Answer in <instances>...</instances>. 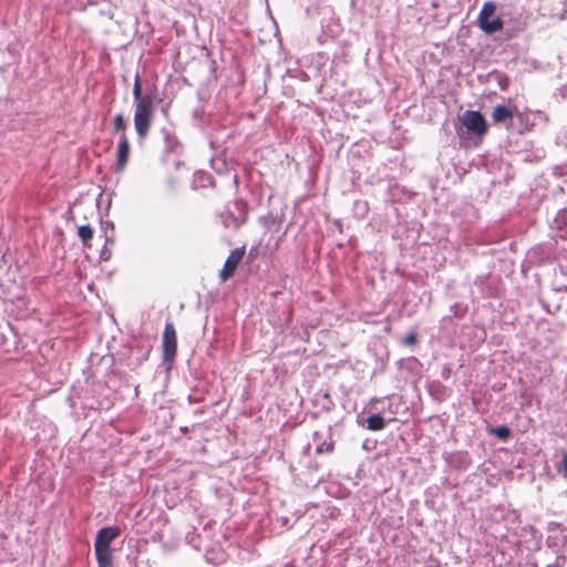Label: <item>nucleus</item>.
I'll return each mask as SVG.
<instances>
[{
  "instance_id": "nucleus-1",
  "label": "nucleus",
  "mask_w": 567,
  "mask_h": 567,
  "mask_svg": "<svg viewBox=\"0 0 567 567\" xmlns=\"http://www.w3.org/2000/svg\"><path fill=\"white\" fill-rule=\"evenodd\" d=\"M154 102L153 99H147L135 104L134 110V126L136 134L141 141L145 140L154 120Z\"/></svg>"
},
{
  "instance_id": "nucleus-2",
  "label": "nucleus",
  "mask_w": 567,
  "mask_h": 567,
  "mask_svg": "<svg viewBox=\"0 0 567 567\" xmlns=\"http://www.w3.org/2000/svg\"><path fill=\"white\" fill-rule=\"evenodd\" d=\"M496 7L493 2H485L477 18L478 27L487 34L501 31L504 27V22L501 18L492 19Z\"/></svg>"
},
{
  "instance_id": "nucleus-3",
  "label": "nucleus",
  "mask_w": 567,
  "mask_h": 567,
  "mask_svg": "<svg viewBox=\"0 0 567 567\" xmlns=\"http://www.w3.org/2000/svg\"><path fill=\"white\" fill-rule=\"evenodd\" d=\"M461 122L470 133L476 136H483L487 133L486 120L478 111H465L461 116Z\"/></svg>"
},
{
  "instance_id": "nucleus-4",
  "label": "nucleus",
  "mask_w": 567,
  "mask_h": 567,
  "mask_svg": "<svg viewBox=\"0 0 567 567\" xmlns=\"http://www.w3.org/2000/svg\"><path fill=\"white\" fill-rule=\"evenodd\" d=\"M246 254V248L238 247L230 251L229 256L227 257L223 269L219 272V279L221 282H226L228 279H230L236 270L238 265L241 262Z\"/></svg>"
},
{
  "instance_id": "nucleus-5",
  "label": "nucleus",
  "mask_w": 567,
  "mask_h": 567,
  "mask_svg": "<svg viewBox=\"0 0 567 567\" xmlns=\"http://www.w3.org/2000/svg\"><path fill=\"white\" fill-rule=\"evenodd\" d=\"M177 351V338L173 323L167 322L163 333V355L165 360H173Z\"/></svg>"
},
{
  "instance_id": "nucleus-6",
  "label": "nucleus",
  "mask_w": 567,
  "mask_h": 567,
  "mask_svg": "<svg viewBox=\"0 0 567 567\" xmlns=\"http://www.w3.org/2000/svg\"><path fill=\"white\" fill-rule=\"evenodd\" d=\"M121 534V529L117 526H107L97 530L94 546L111 547L113 540H115Z\"/></svg>"
},
{
  "instance_id": "nucleus-7",
  "label": "nucleus",
  "mask_w": 567,
  "mask_h": 567,
  "mask_svg": "<svg viewBox=\"0 0 567 567\" xmlns=\"http://www.w3.org/2000/svg\"><path fill=\"white\" fill-rule=\"evenodd\" d=\"M131 153V145L127 136H122L118 141L116 154V168L122 172L127 165Z\"/></svg>"
},
{
  "instance_id": "nucleus-8",
  "label": "nucleus",
  "mask_w": 567,
  "mask_h": 567,
  "mask_svg": "<svg viewBox=\"0 0 567 567\" xmlns=\"http://www.w3.org/2000/svg\"><path fill=\"white\" fill-rule=\"evenodd\" d=\"M515 107L516 106L511 109V107H507V106L501 105V104L496 105L492 112L493 122L496 124H501V123H505L507 121L513 120V117L515 116Z\"/></svg>"
},
{
  "instance_id": "nucleus-9",
  "label": "nucleus",
  "mask_w": 567,
  "mask_h": 567,
  "mask_svg": "<svg viewBox=\"0 0 567 567\" xmlns=\"http://www.w3.org/2000/svg\"><path fill=\"white\" fill-rule=\"evenodd\" d=\"M96 561L99 567H112L113 566V551L111 547L94 546Z\"/></svg>"
},
{
  "instance_id": "nucleus-10",
  "label": "nucleus",
  "mask_w": 567,
  "mask_h": 567,
  "mask_svg": "<svg viewBox=\"0 0 567 567\" xmlns=\"http://www.w3.org/2000/svg\"><path fill=\"white\" fill-rule=\"evenodd\" d=\"M133 97L135 101V104L146 101L147 99H153L151 94H142V79L141 75L137 73L134 79V85H133Z\"/></svg>"
},
{
  "instance_id": "nucleus-11",
  "label": "nucleus",
  "mask_w": 567,
  "mask_h": 567,
  "mask_svg": "<svg viewBox=\"0 0 567 567\" xmlns=\"http://www.w3.org/2000/svg\"><path fill=\"white\" fill-rule=\"evenodd\" d=\"M78 236L85 248L92 247L91 240L93 238V229L90 225H82L78 227Z\"/></svg>"
},
{
  "instance_id": "nucleus-12",
  "label": "nucleus",
  "mask_w": 567,
  "mask_h": 567,
  "mask_svg": "<svg viewBox=\"0 0 567 567\" xmlns=\"http://www.w3.org/2000/svg\"><path fill=\"white\" fill-rule=\"evenodd\" d=\"M365 422H367V429L370 431H381L385 427V421L379 414L370 415Z\"/></svg>"
},
{
  "instance_id": "nucleus-13",
  "label": "nucleus",
  "mask_w": 567,
  "mask_h": 567,
  "mask_svg": "<svg viewBox=\"0 0 567 567\" xmlns=\"http://www.w3.org/2000/svg\"><path fill=\"white\" fill-rule=\"evenodd\" d=\"M113 132L120 135V138L122 136L126 135V122L124 118V115L122 113H118L115 115L113 120Z\"/></svg>"
},
{
  "instance_id": "nucleus-14",
  "label": "nucleus",
  "mask_w": 567,
  "mask_h": 567,
  "mask_svg": "<svg viewBox=\"0 0 567 567\" xmlns=\"http://www.w3.org/2000/svg\"><path fill=\"white\" fill-rule=\"evenodd\" d=\"M489 433L496 435L498 439L506 441L511 435V429L506 425L498 427H492L488 430Z\"/></svg>"
},
{
  "instance_id": "nucleus-15",
  "label": "nucleus",
  "mask_w": 567,
  "mask_h": 567,
  "mask_svg": "<svg viewBox=\"0 0 567 567\" xmlns=\"http://www.w3.org/2000/svg\"><path fill=\"white\" fill-rule=\"evenodd\" d=\"M515 116L518 118V121L524 125L525 131H530L534 126V124L528 123V111L526 112H518L517 107H515Z\"/></svg>"
},
{
  "instance_id": "nucleus-16",
  "label": "nucleus",
  "mask_w": 567,
  "mask_h": 567,
  "mask_svg": "<svg viewBox=\"0 0 567 567\" xmlns=\"http://www.w3.org/2000/svg\"><path fill=\"white\" fill-rule=\"evenodd\" d=\"M417 342V333L415 331H411L403 340L404 346H414Z\"/></svg>"
},
{
  "instance_id": "nucleus-17",
  "label": "nucleus",
  "mask_w": 567,
  "mask_h": 567,
  "mask_svg": "<svg viewBox=\"0 0 567 567\" xmlns=\"http://www.w3.org/2000/svg\"><path fill=\"white\" fill-rule=\"evenodd\" d=\"M558 472L567 477V452L563 453L561 466L558 468Z\"/></svg>"
}]
</instances>
